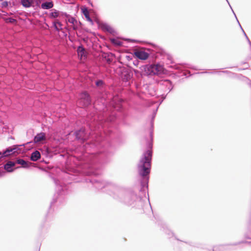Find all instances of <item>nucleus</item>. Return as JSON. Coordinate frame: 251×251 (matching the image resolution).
I'll return each mask as SVG.
<instances>
[{
  "mask_svg": "<svg viewBox=\"0 0 251 251\" xmlns=\"http://www.w3.org/2000/svg\"><path fill=\"white\" fill-rule=\"evenodd\" d=\"M127 115L121 100H112L102 111L90 113L86 121L90 131L84 127L76 130L73 135L78 145L72 149L62 171L69 173L82 171L90 174L102 163L108 161L113 154L110 142L111 128L122 122Z\"/></svg>",
  "mask_w": 251,
  "mask_h": 251,
  "instance_id": "nucleus-1",
  "label": "nucleus"
},
{
  "mask_svg": "<svg viewBox=\"0 0 251 251\" xmlns=\"http://www.w3.org/2000/svg\"><path fill=\"white\" fill-rule=\"evenodd\" d=\"M108 161H107V162ZM105 163V162H104ZM104 164L97 162L96 164L99 166L98 168H95L94 172L90 174L85 173L82 171H79L78 172H71L69 173L68 171L65 170L63 171L64 173V178L66 180V182H61L58 179L53 178V181L55 184L56 185L57 191L59 195L65 194L66 191L68 189V186L66 183H71V182H67V179L73 180L75 182H78L84 179L86 182H89L96 189L100 190H101L103 192H105L109 195L113 196L114 191L118 190V186L116 185L106 182L105 181H100L98 178L94 177L88 176L84 178V176H97L99 174V170L100 169L101 165Z\"/></svg>",
  "mask_w": 251,
  "mask_h": 251,
  "instance_id": "nucleus-2",
  "label": "nucleus"
},
{
  "mask_svg": "<svg viewBox=\"0 0 251 251\" xmlns=\"http://www.w3.org/2000/svg\"><path fill=\"white\" fill-rule=\"evenodd\" d=\"M158 107L153 111L152 118L151 121V131L150 135L151 141L153 139V122ZM152 141L148 142V149L145 151L142 154V156L138 164V172L140 176L141 188L140 191L142 193H145L146 190L148 189V183L149 180V175L151 172V160L152 156Z\"/></svg>",
  "mask_w": 251,
  "mask_h": 251,
  "instance_id": "nucleus-3",
  "label": "nucleus"
},
{
  "mask_svg": "<svg viewBox=\"0 0 251 251\" xmlns=\"http://www.w3.org/2000/svg\"><path fill=\"white\" fill-rule=\"evenodd\" d=\"M118 190L114 191L112 197L120 202L128 206H135L141 201L131 189H123L118 187Z\"/></svg>",
  "mask_w": 251,
  "mask_h": 251,
  "instance_id": "nucleus-4",
  "label": "nucleus"
},
{
  "mask_svg": "<svg viewBox=\"0 0 251 251\" xmlns=\"http://www.w3.org/2000/svg\"><path fill=\"white\" fill-rule=\"evenodd\" d=\"M65 12L57 10L55 9H52L50 12L49 13V17L50 19H53L52 22V27L54 30L56 32H62L65 37L67 36V33L64 31V28L68 30L67 26L64 27L62 23L60 21L58 18L63 19L64 14Z\"/></svg>",
  "mask_w": 251,
  "mask_h": 251,
  "instance_id": "nucleus-5",
  "label": "nucleus"
},
{
  "mask_svg": "<svg viewBox=\"0 0 251 251\" xmlns=\"http://www.w3.org/2000/svg\"><path fill=\"white\" fill-rule=\"evenodd\" d=\"M153 49L145 50H137L135 52V55L139 59L145 60L151 57L152 59H156L162 56L164 53V51L159 47L153 45Z\"/></svg>",
  "mask_w": 251,
  "mask_h": 251,
  "instance_id": "nucleus-6",
  "label": "nucleus"
},
{
  "mask_svg": "<svg viewBox=\"0 0 251 251\" xmlns=\"http://www.w3.org/2000/svg\"><path fill=\"white\" fill-rule=\"evenodd\" d=\"M141 70L142 75L149 76L160 75L164 72L163 66L159 63L147 64L143 66Z\"/></svg>",
  "mask_w": 251,
  "mask_h": 251,
  "instance_id": "nucleus-7",
  "label": "nucleus"
},
{
  "mask_svg": "<svg viewBox=\"0 0 251 251\" xmlns=\"http://www.w3.org/2000/svg\"><path fill=\"white\" fill-rule=\"evenodd\" d=\"M120 77L125 86L130 87L133 82V73L130 70L123 68L121 69Z\"/></svg>",
  "mask_w": 251,
  "mask_h": 251,
  "instance_id": "nucleus-8",
  "label": "nucleus"
},
{
  "mask_svg": "<svg viewBox=\"0 0 251 251\" xmlns=\"http://www.w3.org/2000/svg\"><path fill=\"white\" fill-rule=\"evenodd\" d=\"M78 101L79 104L83 107H87L92 104L91 97L86 91L80 93Z\"/></svg>",
  "mask_w": 251,
  "mask_h": 251,
  "instance_id": "nucleus-9",
  "label": "nucleus"
},
{
  "mask_svg": "<svg viewBox=\"0 0 251 251\" xmlns=\"http://www.w3.org/2000/svg\"><path fill=\"white\" fill-rule=\"evenodd\" d=\"M15 148L10 147L6 149L3 152L0 151V160L4 158L10 154H14L15 152ZM5 174V172L2 168L0 167V176H2Z\"/></svg>",
  "mask_w": 251,
  "mask_h": 251,
  "instance_id": "nucleus-10",
  "label": "nucleus"
},
{
  "mask_svg": "<svg viewBox=\"0 0 251 251\" xmlns=\"http://www.w3.org/2000/svg\"><path fill=\"white\" fill-rule=\"evenodd\" d=\"M174 68L176 70H177L178 72L183 73V75L185 76H186V69L197 70V69L192 65L189 64H176L174 66Z\"/></svg>",
  "mask_w": 251,
  "mask_h": 251,
  "instance_id": "nucleus-11",
  "label": "nucleus"
},
{
  "mask_svg": "<svg viewBox=\"0 0 251 251\" xmlns=\"http://www.w3.org/2000/svg\"><path fill=\"white\" fill-rule=\"evenodd\" d=\"M65 20V22L66 24H67V25L68 27H69L68 25V23L72 24L73 25H75L77 23L76 20L70 15L67 14L66 12H65L64 14V16L63 17V19ZM69 30H67L66 29L64 28V31L67 33V31H69L70 29L68 28Z\"/></svg>",
  "mask_w": 251,
  "mask_h": 251,
  "instance_id": "nucleus-12",
  "label": "nucleus"
},
{
  "mask_svg": "<svg viewBox=\"0 0 251 251\" xmlns=\"http://www.w3.org/2000/svg\"><path fill=\"white\" fill-rule=\"evenodd\" d=\"M158 84L160 85L166 87V88L169 91V93L173 89V85L172 82L169 79H163L161 80L158 82Z\"/></svg>",
  "mask_w": 251,
  "mask_h": 251,
  "instance_id": "nucleus-13",
  "label": "nucleus"
},
{
  "mask_svg": "<svg viewBox=\"0 0 251 251\" xmlns=\"http://www.w3.org/2000/svg\"><path fill=\"white\" fill-rule=\"evenodd\" d=\"M77 53L78 58L80 60L85 59L87 57L86 52L85 48L82 45H80L77 47Z\"/></svg>",
  "mask_w": 251,
  "mask_h": 251,
  "instance_id": "nucleus-14",
  "label": "nucleus"
},
{
  "mask_svg": "<svg viewBox=\"0 0 251 251\" xmlns=\"http://www.w3.org/2000/svg\"><path fill=\"white\" fill-rule=\"evenodd\" d=\"M4 171L8 173H11L15 169V163L12 161H9L3 165Z\"/></svg>",
  "mask_w": 251,
  "mask_h": 251,
  "instance_id": "nucleus-15",
  "label": "nucleus"
},
{
  "mask_svg": "<svg viewBox=\"0 0 251 251\" xmlns=\"http://www.w3.org/2000/svg\"><path fill=\"white\" fill-rule=\"evenodd\" d=\"M46 134L44 132H41L37 133L34 137L33 141L35 143H39L46 140Z\"/></svg>",
  "mask_w": 251,
  "mask_h": 251,
  "instance_id": "nucleus-16",
  "label": "nucleus"
},
{
  "mask_svg": "<svg viewBox=\"0 0 251 251\" xmlns=\"http://www.w3.org/2000/svg\"><path fill=\"white\" fill-rule=\"evenodd\" d=\"M41 152L43 155L49 158H51L53 154H55L52 149L47 147H44V148L41 150Z\"/></svg>",
  "mask_w": 251,
  "mask_h": 251,
  "instance_id": "nucleus-17",
  "label": "nucleus"
},
{
  "mask_svg": "<svg viewBox=\"0 0 251 251\" xmlns=\"http://www.w3.org/2000/svg\"><path fill=\"white\" fill-rule=\"evenodd\" d=\"M250 243L251 242L242 241V242H236V243H234L232 244H227V245H221L219 246H215L214 247V249H213V251H217L218 249H219V251H223L225 249V247L226 246H236L241 243Z\"/></svg>",
  "mask_w": 251,
  "mask_h": 251,
  "instance_id": "nucleus-18",
  "label": "nucleus"
},
{
  "mask_svg": "<svg viewBox=\"0 0 251 251\" xmlns=\"http://www.w3.org/2000/svg\"><path fill=\"white\" fill-rule=\"evenodd\" d=\"M96 87L100 91H103L105 87V83L102 79H97L95 81Z\"/></svg>",
  "mask_w": 251,
  "mask_h": 251,
  "instance_id": "nucleus-19",
  "label": "nucleus"
},
{
  "mask_svg": "<svg viewBox=\"0 0 251 251\" xmlns=\"http://www.w3.org/2000/svg\"><path fill=\"white\" fill-rule=\"evenodd\" d=\"M53 7V3L52 0H49L43 2L41 5V7L43 9H49Z\"/></svg>",
  "mask_w": 251,
  "mask_h": 251,
  "instance_id": "nucleus-20",
  "label": "nucleus"
},
{
  "mask_svg": "<svg viewBox=\"0 0 251 251\" xmlns=\"http://www.w3.org/2000/svg\"><path fill=\"white\" fill-rule=\"evenodd\" d=\"M41 157L40 152L38 151H33L30 155V159L33 161H38Z\"/></svg>",
  "mask_w": 251,
  "mask_h": 251,
  "instance_id": "nucleus-21",
  "label": "nucleus"
},
{
  "mask_svg": "<svg viewBox=\"0 0 251 251\" xmlns=\"http://www.w3.org/2000/svg\"><path fill=\"white\" fill-rule=\"evenodd\" d=\"M35 0H21V4L25 8H29L33 6Z\"/></svg>",
  "mask_w": 251,
  "mask_h": 251,
  "instance_id": "nucleus-22",
  "label": "nucleus"
},
{
  "mask_svg": "<svg viewBox=\"0 0 251 251\" xmlns=\"http://www.w3.org/2000/svg\"><path fill=\"white\" fill-rule=\"evenodd\" d=\"M17 164L21 165L23 167L27 168L29 167V163L23 159H18L17 160Z\"/></svg>",
  "mask_w": 251,
  "mask_h": 251,
  "instance_id": "nucleus-23",
  "label": "nucleus"
},
{
  "mask_svg": "<svg viewBox=\"0 0 251 251\" xmlns=\"http://www.w3.org/2000/svg\"><path fill=\"white\" fill-rule=\"evenodd\" d=\"M226 0V1H227V2H228V4H229V6H230V8L231 9L233 13L234 14V16H235V18H236V20H237V21L239 25H240V27H241V28L242 30V31H243V32H244V35H245V36H246V37L247 39L249 40V42L250 44L251 45V42H250V41L249 40V38H248V36H247V35H246V33L245 32V31H244L243 29L242 28V26H241V25H240V23H239V21H238V19H237V18L236 16V15H235V13H234V12L233 10L232 9V7H231V6H230V4H229V3L228 1L227 0Z\"/></svg>",
  "mask_w": 251,
  "mask_h": 251,
  "instance_id": "nucleus-24",
  "label": "nucleus"
},
{
  "mask_svg": "<svg viewBox=\"0 0 251 251\" xmlns=\"http://www.w3.org/2000/svg\"><path fill=\"white\" fill-rule=\"evenodd\" d=\"M111 42L112 44L118 46H122L123 42L117 38H113L111 39Z\"/></svg>",
  "mask_w": 251,
  "mask_h": 251,
  "instance_id": "nucleus-25",
  "label": "nucleus"
},
{
  "mask_svg": "<svg viewBox=\"0 0 251 251\" xmlns=\"http://www.w3.org/2000/svg\"><path fill=\"white\" fill-rule=\"evenodd\" d=\"M82 12L83 14L84 15L85 18L88 21H92L91 18L89 16V12L86 8L82 9Z\"/></svg>",
  "mask_w": 251,
  "mask_h": 251,
  "instance_id": "nucleus-26",
  "label": "nucleus"
},
{
  "mask_svg": "<svg viewBox=\"0 0 251 251\" xmlns=\"http://www.w3.org/2000/svg\"><path fill=\"white\" fill-rule=\"evenodd\" d=\"M164 231L166 234L168 235L169 237L174 236V233L171 231L167 226L163 227Z\"/></svg>",
  "mask_w": 251,
  "mask_h": 251,
  "instance_id": "nucleus-27",
  "label": "nucleus"
},
{
  "mask_svg": "<svg viewBox=\"0 0 251 251\" xmlns=\"http://www.w3.org/2000/svg\"><path fill=\"white\" fill-rule=\"evenodd\" d=\"M103 29L107 31V32H109V33H112V32L113 31V29L108 25H103Z\"/></svg>",
  "mask_w": 251,
  "mask_h": 251,
  "instance_id": "nucleus-28",
  "label": "nucleus"
},
{
  "mask_svg": "<svg viewBox=\"0 0 251 251\" xmlns=\"http://www.w3.org/2000/svg\"><path fill=\"white\" fill-rule=\"evenodd\" d=\"M8 2L7 1H4L3 2H2L1 3V7L4 8H6L8 6Z\"/></svg>",
  "mask_w": 251,
  "mask_h": 251,
  "instance_id": "nucleus-29",
  "label": "nucleus"
},
{
  "mask_svg": "<svg viewBox=\"0 0 251 251\" xmlns=\"http://www.w3.org/2000/svg\"><path fill=\"white\" fill-rule=\"evenodd\" d=\"M166 98V95H161V101L160 103H161Z\"/></svg>",
  "mask_w": 251,
  "mask_h": 251,
  "instance_id": "nucleus-30",
  "label": "nucleus"
},
{
  "mask_svg": "<svg viewBox=\"0 0 251 251\" xmlns=\"http://www.w3.org/2000/svg\"><path fill=\"white\" fill-rule=\"evenodd\" d=\"M9 20V21L12 23L15 22L16 21L13 18H10Z\"/></svg>",
  "mask_w": 251,
  "mask_h": 251,
  "instance_id": "nucleus-31",
  "label": "nucleus"
},
{
  "mask_svg": "<svg viewBox=\"0 0 251 251\" xmlns=\"http://www.w3.org/2000/svg\"><path fill=\"white\" fill-rule=\"evenodd\" d=\"M222 72L223 73H228V71H223Z\"/></svg>",
  "mask_w": 251,
  "mask_h": 251,
  "instance_id": "nucleus-32",
  "label": "nucleus"
},
{
  "mask_svg": "<svg viewBox=\"0 0 251 251\" xmlns=\"http://www.w3.org/2000/svg\"><path fill=\"white\" fill-rule=\"evenodd\" d=\"M55 202H56V200H53V201L51 202V205L53 203H55Z\"/></svg>",
  "mask_w": 251,
  "mask_h": 251,
  "instance_id": "nucleus-33",
  "label": "nucleus"
},
{
  "mask_svg": "<svg viewBox=\"0 0 251 251\" xmlns=\"http://www.w3.org/2000/svg\"><path fill=\"white\" fill-rule=\"evenodd\" d=\"M39 2H40V1H37L36 5H39Z\"/></svg>",
  "mask_w": 251,
  "mask_h": 251,
  "instance_id": "nucleus-34",
  "label": "nucleus"
},
{
  "mask_svg": "<svg viewBox=\"0 0 251 251\" xmlns=\"http://www.w3.org/2000/svg\"><path fill=\"white\" fill-rule=\"evenodd\" d=\"M250 86L251 87V83H250Z\"/></svg>",
  "mask_w": 251,
  "mask_h": 251,
  "instance_id": "nucleus-35",
  "label": "nucleus"
},
{
  "mask_svg": "<svg viewBox=\"0 0 251 251\" xmlns=\"http://www.w3.org/2000/svg\"><path fill=\"white\" fill-rule=\"evenodd\" d=\"M38 251H39V250H38Z\"/></svg>",
  "mask_w": 251,
  "mask_h": 251,
  "instance_id": "nucleus-36",
  "label": "nucleus"
}]
</instances>
